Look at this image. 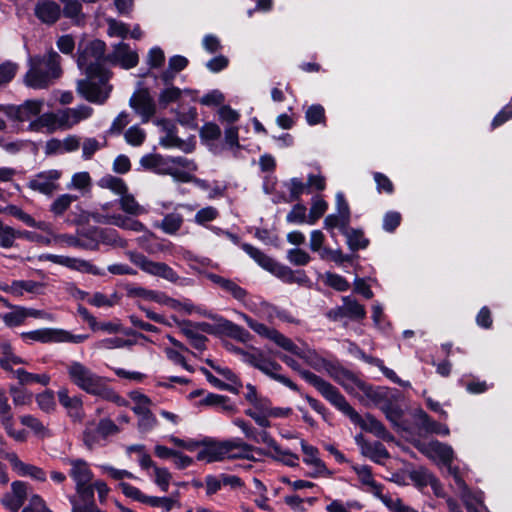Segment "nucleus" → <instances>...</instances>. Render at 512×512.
<instances>
[{
	"instance_id": "obj_38",
	"label": "nucleus",
	"mask_w": 512,
	"mask_h": 512,
	"mask_svg": "<svg viewBox=\"0 0 512 512\" xmlns=\"http://www.w3.org/2000/svg\"><path fill=\"white\" fill-rule=\"evenodd\" d=\"M184 218L180 213L172 212L164 216L160 223H156L155 227L161 229L165 234L175 235L181 229Z\"/></svg>"
},
{
	"instance_id": "obj_7",
	"label": "nucleus",
	"mask_w": 512,
	"mask_h": 512,
	"mask_svg": "<svg viewBox=\"0 0 512 512\" xmlns=\"http://www.w3.org/2000/svg\"><path fill=\"white\" fill-rule=\"evenodd\" d=\"M63 463L69 466L68 475L75 483V491L81 500L92 499L93 472L87 461L81 458H64Z\"/></svg>"
},
{
	"instance_id": "obj_60",
	"label": "nucleus",
	"mask_w": 512,
	"mask_h": 512,
	"mask_svg": "<svg viewBox=\"0 0 512 512\" xmlns=\"http://www.w3.org/2000/svg\"><path fill=\"white\" fill-rule=\"evenodd\" d=\"M385 414L386 418L395 426L399 425V422L402 418L403 412L402 409L395 403H392L390 400L385 402L384 405L380 408Z\"/></svg>"
},
{
	"instance_id": "obj_18",
	"label": "nucleus",
	"mask_w": 512,
	"mask_h": 512,
	"mask_svg": "<svg viewBox=\"0 0 512 512\" xmlns=\"http://www.w3.org/2000/svg\"><path fill=\"white\" fill-rule=\"evenodd\" d=\"M130 106L146 123L156 113L155 102L147 89H141L130 98Z\"/></svg>"
},
{
	"instance_id": "obj_36",
	"label": "nucleus",
	"mask_w": 512,
	"mask_h": 512,
	"mask_svg": "<svg viewBox=\"0 0 512 512\" xmlns=\"http://www.w3.org/2000/svg\"><path fill=\"white\" fill-rule=\"evenodd\" d=\"M2 356L0 357V366L5 371L13 375L15 371L14 366L25 364V360L17 356L9 343H2L1 346Z\"/></svg>"
},
{
	"instance_id": "obj_54",
	"label": "nucleus",
	"mask_w": 512,
	"mask_h": 512,
	"mask_svg": "<svg viewBox=\"0 0 512 512\" xmlns=\"http://www.w3.org/2000/svg\"><path fill=\"white\" fill-rule=\"evenodd\" d=\"M77 196L71 195V194H62L58 196L51 204L50 211L56 215L60 216L65 211L69 209L71 204L77 200Z\"/></svg>"
},
{
	"instance_id": "obj_43",
	"label": "nucleus",
	"mask_w": 512,
	"mask_h": 512,
	"mask_svg": "<svg viewBox=\"0 0 512 512\" xmlns=\"http://www.w3.org/2000/svg\"><path fill=\"white\" fill-rule=\"evenodd\" d=\"M118 202L122 211L127 215L136 217L147 213L146 208L140 205L135 197L128 192L120 197Z\"/></svg>"
},
{
	"instance_id": "obj_26",
	"label": "nucleus",
	"mask_w": 512,
	"mask_h": 512,
	"mask_svg": "<svg viewBox=\"0 0 512 512\" xmlns=\"http://www.w3.org/2000/svg\"><path fill=\"white\" fill-rule=\"evenodd\" d=\"M43 287V283L32 280H16L13 281L11 285L0 284V290L14 296H22L24 292L41 294Z\"/></svg>"
},
{
	"instance_id": "obj_22",
	"label": "nucleus",
	"mask_w": 512,
	"mask_h": 512,
	"mask_svg": "<svg viewBox=\"0 0 512 512\" xmlns=\"http://www.w3.org/2000/svg\"><path fill=\"white\" fill-rule=\"evenodd\" d=\"M226 459V441H203L202 448L197 453V460L208 463Z\"/></svg>"
},
{
	"instance_id": "obj_33",
	"label": "nucleus",
	"mask_w": 512,
	"mask_h": 512,
	"mask_svg": "<svg viewBox=\"0 0 512 512\" xmlns=\"http://www.w3.org/2000/svg\"><path fill=\"white\" fill-rule=\"evenodd\" d=\"M58 128H60L58 123V111L39 114V116L28 125V130L32 132H40L44 129L53 132Z\"/></svg>"
},
{
	"instance_id": "obj_64",
	"label": "nucleus",
	"mask_w": 512,
	"mask_h": 512,
	"mask_svg": "<svg viewBox=\"0 0 512 512\" xmlns=\"http://www.w3.org/2000/svg\"><path fill=\"white\" fill-rule=\"evenodd\" d=\"M382 503L391 512H417L414 508L405 505L400 498H393L391 496L383 497Z\"/></svg>"
},
{
	"instance_id": "obj_6",
	"label": "nucleus",
	"mask_w": 512,
	"mask_h": 512,
	"mask_svg": "<svg viewBox=\"0 0 512 512\" xmlns=\"http://www.w3.org/2000/svg\"><path fill=\"white\" fill-rule=\"evenodd\" d=\"M60 56L50 51L44 57L30 59V69L25 75V84L33 89L47 88L53 80L60 77Z\"/></svg>"
},
{
	"instance_id": "obj_3",
	"label": "nucleus",
	"mask_w": 512,
	"mask_h": 512,
	"mask_svg": "<svg viewBox=\"0 0 512 512\" xmlns=\"http://www.w3.org/2000/svg\"><path fill=\"white\" fill-rule=\"evenodd\" d=\"M65 368L69 381L83 392L119 406L127 405L126 400L108 385V378L97 374L84 363L72 360L66 363Z\"/></svg>"
},
{
	"instance_id": "obj_23",
	"label": "nucleus",
	"mask_w": 512,
	"mask_h": 512,
	"mask_svg": "<svg viewBox=\"0 0 512 512\" xmlns=\"http://www.w3.org/2000/svg\"><path fill=\"white\" fill-rule=\"evenodd\" d=\"M255 452L259 453L261 452V449L249 445L239 439L226 441V459L255 460Z\"/></svg>"
},
{
	"instance_id": "obj_44",
	"label": "nucleus",
	"mask_w": 512,
	"mask_h": 512,
	"mask_svg": "<svg viewBox=\"0 0 512 512\" xmlns=\"http://www.w3.org/2000/svg\"><path fill=\"white\" fill-rule=\"evenodd\" d=\"M350 222V213H347L344 209V213L337 212L335 214H330L324 219V227L332 231L335 228H338L341 230V232L344 234L345 230L348 229V225Z\"/></svg>"
},
{
	"instance_id": "obj_24",
	"label": "nucleus",
	"mask_w": 512,
	"mask_h": 512,
	"mask_svg": "<svg viewBox=\"0 0 512 512\" xmlns=\"http://www.w3.org/2000/svg\"><path fill=\"white\" fill-rule=\"evenodd\" d=\"M4 457L9 461L18 475L23 477L28 476L41 482L46 480V474L41 468L24 463L15 453H5Z\"/></svg>"
},
{
	"instance_id": "obj_19",
	"label": "nucleus",
	"mask_w": 512,
	"mask_h": 512,
	"mask_svg": "<svg viewBox=\"0 0 512 512\" xmlns=\"http://www.w3.org/2000/svg\"><path fill=\"white\" fill-rule=\"evenodd\" d=\"M94 218L103 224L114 225L122 229L131 230L134 232H143L146 231V226L134 219L130 215H122V214H100L97 212Z\"/></svg>"
},
{
	"instance_id": "obj_34",
	"label": "nucleus",
	"mask_w": 512,
	"mask_h": 512,
	"mask_svg": "<svg viewBox=\"0 0 512 512\" xmlns=\"http://www.w3.org/2000/svg\"><path fill=\"white\" fill-rule=\"evenodd\" d=\"M261 455L268 456L275 461L281 462L284 465L295 467L298 465L299 457L288 449H283L276 443L270 450H262L259 452Z\"/></svg>"
},
{
	"instance_id": "obj_51",
	"label": "nucleus",
	"mask_w": 512,
	"mask_h": 512,
	"mask_svg": "<svg viewBox=\"0 0 512 512\" xmlns=\"http://www.w3.org/2000/svg\"><path fill=\"white\" fill-rule=\"evenodd\" d=\"M64 4L63 14L65 17L79 24L84 19L82 5L78 0H60Z\"/></svg>"
},
{
	"instance_id": "obj_62",
	"label": "nucleus",
	"mask_w": 512,
	"mask_h": 512,
	"mask_svg": "<svg viewBox=\"0 0 512 512\" xmlns=\"http://www.w3.org/2000/svg\"><path fill=\"white\" fill-rule=\"evenodd\" d=\"M157 424V418L151 411L138 416L137 427L141 433L146 434L151 432L157 426Z\"/></svg>"
},
{
	"instance_id": "obj_29",
	"label": "nucleus",
	"mask_w": 512,
	"mask_h": 512,
	"mask_svg": "<svg viewBox=\"0 0 512 512\" xmlns=\"http://www.w3.org/2000/svg\"><path fill=\"white\" fill-rule=\"evenodd\" d=\"M35 15L43 23L53 24L60 18L61 8L54 1H40L35 6Z\"/></svg>"
},
{
	"instance_id": "obj_53",
	"label": "nucleus",
	"mask_w": 512,
	"mask_h": 512,
	"mask_svg": "<svg viewBox=\"0 0 512 512\" xmlns=\"http://www.w3.org/2000/svg\"><path fill=\"white\" fill-rule=\"evenodd\" d=\"M147 504L152 507H157L162 510V512H169L174 508H180L181 505L176 497H156L149 496L147 499Z\"/></svg>"
},
{
	"instance_id": "obj_63",
	"label": "nucleus",
	"mask_w": 512,
	"mask_h": 512,
	"mask_svg": "<svg viewBox=\"0 0 512 512\" xmlns=\"http://www.w3.org/2000/svg\"><path fill=\"white\" fill-rule=\"evenodd\" d=\"M125 140L132 146H140L145 138L146 133L139 126H131L124 134Z\"/></svg>"
},
{
	"instance_id": "obj_39",
	"label": "nucleus",
	"mask_w": 512,
	"mask_h": 512,
	"mask_svg": "<svg viewBox=\"0 0 512 512\" xmlns=\"http://www.w3.org/2000/svg\"><path fill=\"white\" fill-rule=\"evenodd\" d=\"M188 65V60L184 56L175 55L169 59L168 68L161 74L164 84H171L176 74Z\"/></svg>"
},
{
	"instance_id": "obj_56",
	"label": "nucleus",
	"mask_w": 512,
	"mask_h": 512,
	"mask_svg": "<svg viewBox=\"0 0 512 512\" xmlns=\"http://www.w3.org/2000/svg\"><path fill=\"white\" fill-rule=\"evenodd\" d=\"M1 318L9 327L19 326L26 320V308L16 306L12 312L2 315Z\"/></svg>"
},
{
	"instance_id": "obj_35",
	"label": "nucleus",
	"mask_w": 512,
	"mask_h": 512,
	"mask_svg": "<svg viewBox=\"0 0 512 512\" xmlns=\"http://www.w3.org/2000/svg\"><path fill=\"white\" fill-rule=\"evenodd\" d=\"M59 331L57 328H41L34 331L23 332V339H30L41 343H59Z\"/></svg>"
},
{
	"instance_id": "obj_17",
	"label": "nucleus",
	"mask_w": 512,
	"mask_h": 512,
	"mask_svg": "<svg viewBox=\"0 0 512 512\" xmlns=\"http://www.w3.org/2000/svg\"><path fill=\"white\" fill-rule=\"evenodd\" d=\"M93 109L87 105L58 110V123L60 129H71L80 122L90 118Z\"/></svg>"
},
{
	"instance_id": "obj_37",
	"label": "nucleus",
	"mask_w": 512,
	"mask_h": 512,
	"mask_svg": "<svg viewBox=\"0 0 512 512\" xmlns=\"http://www.w3.org/2000/svg\"><path fill=\"white\" fill-rule=\"evenodd\" d=\"M366 397L371 403L377 405L379 408L388 402L389 399V390L383 387H373L367 383H365L363 390L361 392V399Z\"/></svg>"
},
{
	"instance_id": "obj_8",
	"label": "nucleus",
	"mask_w": 512,
	"mask_h": 512,
	"mask_svg": "<svg viewBox=\"0 0 512 512\" xmlns=\"http://www.w3.org/2000/svg\"><path fill=\"white\" fill-rule=\"evenodd\" d=\"M243 360L250 364L251 366L257 368L262 373L266 374L270 378L282 383L286 387L297 391V385L291 381L288 377L279 374L278 372L281 370V365L276 361L266 357L262 351L255 350V352H243Z\"/></svg>"
},
{
	"instance_id": "obj_31",
	"label": "nucleus",
	"mask_w": 512,
	"mask_h": 512,
	"mask_svg": "<svg viewBox=\"0 0 512 512\" xmlns=\"http://www.w3.org/2000/svg\"><path fill=\"white\" fill-rule=\"evenodd\" d=\"M268 272L289 284H303L307 281V277L303 272L296 274L290 267L282 265L276 261L273 262Z\"/></svg>"
},
{
	"instance_id": "obj_57",
	"label": "nucleus",
	"mask_w": 512,
	"mask_h": 512,
	"mask_svg": "<svg viewBox=\"0 0 512 512\" xmlns=\"http://www.w3.org/2000/svg\"><path fill=\"white\" fill-rule=\"evenodd\" d=\"M328 208L326 201L319 197L313 198L312 206L310 208L309 215L307 217L308 224H315L319 218H321Z\"/></svg>"
},
{
	"instance_id": "obj_25",
	"label": "nucleus",
	"mask_w": 512,
	"mask_h": 512,
	"mask_svg": "<svg viewBox=\"0 0 512 512\" xmlns=\"http://www.w3.org/2000/svg\"><path fill=\"white\" fill-rule=\"evenodd\" d=\"M422 452L433 460L448 464L452 462L454 451L451 446L437 440L430 441L423 445Z\"/></svg>"
},
{
	"instance_id": "obj_49",
	"label": "nucleus",
	"mask_w": 512,
	"mask_h": 512,
	"mask_svg": "<svg viewBox=\"0 0 512 512\" xmlns=\"http://www.w3.org/2000/svg\"><path fill=\"white\" fill-rule=\"evenodd\" d=\"M99 186L111 190L115 194L120 195V197L128 192L125 182L121 178L112 175L102 177L99 180Z\"/></svg>"
},
{
	"instance_id": "obj_20",
	"label": "nucleus",
	"mask_w": 512,
	"mask_h": 512,
	"mask_svg": "<svg viewBox=\"0 0 512 512\" xmlns=\"http://www.w3.org/2000/svg\"><path fill=\"white\" fill-rule=\"evenodd\" d=\"M28 495V485L22 481H15L11 484V491L3 495L1 503L6 509L17 512Z\"/></svg>"
},
{
	"instance_id": "obj_30",
	"label": "nucleus",
	"mask_w": 512,
	"mask_h": 512,
	"mask_svg": "<svg viewBox=\"0 0 512 512\" xmlns=\"http://www.w3.org/2000/svg\"><path fill=\"white\" fill-rule=\"evenodd\" d=\"M155 124L158 126H163L164 129L167 130V134L160 139V145L165 148H179L184 152H191L193 147L189 144L184 143L179 137H177L173 132V126L169 123V121L165 119H159L155 121Z\"/></svg>"
},
{
	"instance_id": "obj_42",
	"label": "nucleus",
	"mask_w": 512,
	"mask_h": 512,
	"mask_svg": "<svg viewBox=\"0 0 512 512\" xmlns=\"http://www.w3.org/2000/svg\"><path fill=\"white\" fill-rule=\"evenodd\" d=\"M180 331L183 335H185L188 340L190 341V344L197 350H204L205 349V342L207 341V338L200 334L196 328L193 326V324L189 321L182 322L179 324Z\"/></svg>"
},
{
	"instance_id": "obj_27",
	"label": "nucleus",
	"mask_w": 512,
	"mask_h": 512,
	"mask_svg": "<svg viewBox=\"0 0 512 512\" xmlns=\"http://www.w3.org/2000/svg\"><path fill=\"white\" fill-rule=\"evenodd\" d=\"M356 443L360 446L364 456L370 458L374 462L382 463L383 460L389 458V453L380 442H367L362 435L355 437Z\"/></svg>"
},
{
	"instance_id": "obj_46",
	"label": "nucleus",
	"mask_w": 512,
	"mask_h": 512,
	"mask_svg": "<svg viewBox=\"0 0 512 512\" xmlns=\"http://www.w3.org/2000/svg\"><path fill=\"white\" fill-rule=\"evenodd\" d=\"M22 425L30 428L33 433L40 438H48L51 436V432L42 421L32 415H23L20 417Z\"/></svg>"
},
{
	"instance_id": "obj_52",
	"label": "nucleus",
	"mask_w": 512,
	"mask_h": 512,
	"mask_svg": "<svg viewBox=\"0 0 512 512\" xmlns=\"http://www.w3.org/2000/svg\"><path fill=\"white\" fill-rule=\"evenodd\" d=\"M166 87L160 92L158 97L159 105L162 107L168 106L170 103H174L180 100L184 91L179 89L178 87L172 86L170 84H165ZM188 92V90H185Z\"/></svg>"
},
{
	"instance_id": "obj_55",
	"label": "nucleus",
	"mask_w": 512,
	"mask_h": 512,
	"mask_svg": "<svg viewBox=\"0 0 512 512\" xmlns=\"http://www.w3.org/2000/svg\"><path fill=\"white\" fill-rule=\"evenodd\" d=\"M36 403L40 410L45 413H52L56 410V402L54 392L52 390H45L36 395Z\"/></svg>"
},
{
	"instance_id": "obj_48",
	"label": "nucleus",
	"mask_w": 512,
	"mask_h": 512,
	"mask_svg": "<svg viewBox=\"0 0 512 512\" xmlns=\"http://www.w3.org/2000/svg\"><path fill=\"white\" fill-rule=\"evenodd\" d=\"M21 231L6 225L0 220V247L4 249L12 248L16 239L20 238Z\"/></svg>"
},
{
	"instance_id": "obj_50",
	"label": "nucleus",
	"mask_w": 512,
	"mask_h": 512,
	"mask_svg": "<svg viewBox=\"0 0 512 512\" xmlns=\"http://www.w3.org/2000/svg\"><path fill=\"white\" fill-rule=\"evenodd\" d=\"M349 248L353 251L364 249L367 247L369 241L365 238L363 232L357 229H349L344 231Z\"/></svg>"
},
{
	"instance_id": "obj_28",
	"label": "nucleus",
	"mask_w": 512,
	"mask_h": 512,
	"mask_svg": "<svg viewBox=\"0 0 512 512\" xmlns=\"http://www.w3.org/2000/svg\"><path fill=\"white\" fill-rule=\"evenodd\" d=\"M110 58L113 62L118 63L125 69L135 67L139 60L137 53L131 50L125 43L115 45Z\"/></svg>"
},
{
	"instance_id": "obj_11",
	"label": "nucleus",
	"mask_w": 512,
	"mask_h": 512,
	"mask_svg": "<svg viewBox=\"0 0 512 512\" xmlns=\"http://www.w3.org/2000/svg\"><path fill=\"white\" fill-rule=\"evenodd\" d=\"M448 473L453 477L454 488L459 493L468 512H481L478 506H482L483 497L481 493L473 494L467 487L465 481L462 479L459 469L451 465V462L445 464Z\"/></svg>"
},
{
	"instance_id": "obj_15",
	"label": "nucleus",
	"mask_w": 512,
	"mask_h": 512,
	"mask_svg": "<svg viewBox=\"0 0 512 512\" xmlns=\"http://www.w3.org/2000/svg\"><path fill=\"white\" fill-rule=\"evenodd\" d=\"M44 105L43 100H27L21 105H9L4 113L12 120L25 122L32 117L39 116Z\"/></svg>"
},
{
	"instance_id": "obj_59",
	"label": "nucleus",
	"mask_w": 512,
	"mask_h": 512,
	"mask_svg": "<svg viewBox=\"0 0 512 512\" xmlns=\"http://www.w3.org/2000/svg\"><path fill=\"white\" fill-rule=\"evenodd\" d=\"M323 278H324V282L326 285L332 287L333 289H335L337 291H341V292L347 291L350 287L348 281L341 275L331 273V272H326L323 275Z\"/></svg>"
},
{
	"instance_id": "obj_12",
	"label": "nucleus",
	"mask_w": 512,
	"mask_h": 512,
	"mask_svg": "<svg viewBox=\"0 0 512 512\" xmlns=\"http://www.w3.org/2000/svg\"><path fill=\"white\" fill-rule=\"evenodd\" d=\"M343 304L330 309L326 316L332 321H339L343 318H350L353 320H363L366 317V310L363 305L358 303L350 296L343 297Z\"/></svg>"
},
{
	"instance_id": "obj_41",
	"label": "nucleus",
	"mask_w": 512,
	"mask_h": 512,
	"mask_svg": "<svg viewBox=\"0 0 512 512\" xmlns=\"http://www.w3.org/2000/svg\"><path fill=\"white\" fill-rule=\"evenodd\" d=\"M13 377L16 378L21 385L39 383L43 386H47L50 383V376L48 374L30 373L21 367L16 368L15 371H13Z\"/></svg>"
},
{
	"instance_id": "obj_32",
	"label": "nucleus",
	"mask_w": 512,
	"mask_h": 512,
	"mask_svg": "<svg viewBox=\"0 0 512 512\" xmlns=\"http://www.w3.org/2000/svg\"><path fill=\"white\" fill-rule=\"evenodd\" d=\"M353 470L357 474L359 480L363 485L368 488V491L371 492L374 496L379 498L382 501L383 497H387L388 495L382 494L381 486L373 479L371 469L366 465H354Z\"/></svg>"
},
{
	"instance_id": "obj_5",
	"label": "nucleus",
	"mask_w": 512,
	"mask_h": 512,
	"mask_svg": "<svg viewBox=\"0 0 512 512\" xmlns=\"http://www.w3.org/2000/svg\"><path fill=\"white\" fill-rule=\"evenodd\" d=\"M140 164L145 169L157 174L169 175L176 182L190 180L185 169L197 170L194 161L186 157H165L160 154H147L140 159Z\"/></svg>"
},
{
	"instance_id": "obj_14",
	"label": "nucleus",
	"mask_w": 512,
	"mask_h": 512,
	"mask_svg": "<svg viewBox=\"0 0 512 512\" xmlns=\"http://www.w3.org/2000/svg\"><path fill=\"white\" fill-rule=\"evenodd\" d=\"M301 449L304 453L303 462L312 468L308 476L312 478L331 477L332 472L326 467L325 463L319 457V450L307 444L304 440L300 442Z\"/></svg>"
},
{
	"instance_id": "obj_4",
	"label": "nucleus",
	"mask_w": 512,
	"mask_h": 512,
	"mask_svg": "<svg viewBox=\"0 0 512 512\" xmlns=\"http://www.w3.org/2000/svg\"><path fill=\"white\" fill-rule=\"evenodd\" d=\"M240 316L245 320L247 325L260 337L272 341L279 348L290 352L291 354L304 360L306 364L314 369H319L324 364V359L318 355V353L310 349L309 347H299L290 338L285 336L275 328L268 327L267 325L260 323L246 314L241 313Z\"/></svg>"
},
{
	"instance_id": "obj_16",
	"label": "nucleus",
	"mask_w": 512,
	"mask_h": 512,
	"mask_svg": "<svg viewBox=\"0 0 512 512\" xmlns=\"http://www.w3.org/2000/svg\"><path fill=\"white\" fill-rule=\"evenodd\" d=\"M60 405L65 409L67 415L73 421H81L84 415L83 397L79 394L71 395L68 388L61 387L57 391Z\"/></svg>"
},
{
	"instance_id": "obj_21",
	"label": "nucleus",
	"mask_w": 512,
	"mask_h": 512,
	"mask_svg": "<svg viewBox=\"0 0 512 512\" xmlns=\"http://www.w3.org/2000/svg\"><path fill=\"white\" fill-rule=\"evenodd\" d=\"M331 376L350 394L361 397V392L366 382L359 379L352 372L336 368L331 372Z\"/></svg>"
},
{
	"instance_id": "obj_47",
	"label": "nucleus",
	"mask_w": 512,
	"mask_h": 512,
	"mask_svg": "<svg viewBox=\"0 0 512 512\" xmlns=\"http://www.w3.org/2000/svg\"><path fill=\"white\" fill-rule=\"evenodd\" d=\"M129 397L133 402L131 409L137 416L151 411L152 401L148 396L138 391H132L129 393Z\"/></svg>"
},
{
	"instance_id": "obj_13",
	"label": "nucleus",
	"mask_w": 512,
	"mask_h": 512,
	"mask_svg": "<svg viewBox=\"0 0 512 512\" xmlns=\"http://www.w3.org/2000/svg\"><path fill=\"white\" fill-rule=\"evenodd\" d=\"M40 261H49L69 269L90 273L93 275L100 274V271L97 267L92 265L89 261L80 258L68 257L63 255H55V254H42L39 256Z\"/></svg>"
},
{
	"instance_id": "obj_58",
	"label": "nucleus",
	"mask_w": 512,
	"mask_h": 512,
	"mask_svg": "<svg viewBox=\"0 0 512 512\" xmlns=\"http://www.w3.org/2000/svg\"><path fill=\"white\" fill-rule=\"evenodd\" d=\"M164 352L166 354V357L171 362H173L176 365H180L187 371H192L190 365L186 362V359L183 354L184 352H190L187 347L186 349L165 347Z\"/></svg>"
},
{
	"instance_id": "obj_40",
	"label": "nucleus",
	"mask_w": 512,
	"mask_h": 512,
	"mask_svg": "<svg viewBox=\"0 0 512 512\" xmlns=\"http://www.w3.org/2000/svg\"><path fill=\"white\" fill-rule=\"evenodd\" d=\"M6 214L17 218L29 227L38 228L43 231H48V225L45 222H37L31 215L24 212L16 205L5 206Z\"/></svg>"
},
{
	"instance_id": "obj_10",
	"label": "nucleus",
	"mask_w": 512,
	"mask_h": 512,
	"mask_svg": "<svg viewBox=\"0 0 512 512\" xmlns=\"http://www.w3.org/2000/svg\"><path fill=\"white\" fill-rule=\"evenodd\" d=\"M61 177L62 171L58 169L41 171L29 179L27 186L32 191L51 196L59 190Z\"/></svg>"
},
{
	"instance_id": "obj_9",
	"label": "nucleus",
	"mask_w": 512,
	"mask_h": 512,
	"mask_svg": "<svg viewBox=\"0 0 512 512\" xmlns=\"http://www.w3.org/2000/svg\"><path fill=\"white\" fill-rule=\"evenodd\" d=\"M129 259L142 271L150 275L161 277L170 282H176L179 278L176 272L166 263L152 261L143 254L130 252Z\"/></svg>"
},
{
	"instance_id": "obj_1",
	"label": "nucleus",
	"mask_w": 512,
	"mask_h": 512,
	"mask_svg": "<svg viewBox=\"0 0 512 512\" xmlns=\"http://www.w3.org/2000/svg\"><path fill=\"white\" fill-rule=\"evenodd\" d=\"M105 43L100 40L90 42L79 54L77 63L84 70L87 79L77 82V92L87 101L103 104L111 92L107 84L109 72L103 66Z\"/></svg>"
},
{
	"instance_id": "obj_45",
	"label": "nucleus",
	"mask_w": 512,
	"mask_h": 512,
	"mask_svg": "<svg viewBox=\"0 0 512 512\" xmlns=\"http://www.w3.org/2000/svg\"><path fill=\"white\" fill-rule=\"evenodd\" d=\"M241 248L264 270L269 271L273 262L275 261L260 249L252 246L251 244L244 243Z\"/></svg>"
},
{
	"instance_id": "obj_61",
	"label": "nucleus",
	"mask_w": 512,
	"mask_h": 512,
	"mask_svg": "<svg viewBox=\"0 0 512 512\" xmlns=\"http://www.w3.org/2000/svg\"><path fill=\"white\" fill-rule=\"evenodd\" d=\"M154 482L163 491L167 492L169 489L170 481L172 479L171 473L166 468L154 467Z\"/></svg>"
},
{
	"instance_id": "obj_2",
	"label": "nucleus",
	"mask_w": 512,
	"mask_h": 512,
	"mask_svg": "<svg viewBox=\"0 0 512 512\" xmlns=\"http://www.w3.org/2000/svg\"><path fill=\"white\" fill-rule=\"evenodd\" d=\"M303 376L326 400L348 416L353 423L359 425L363 430L372 433L379 438L388 439L390 437L385 426L379 420L370 414H367L364 417L360 416L332 384L317 375L304 373Z\"/></svg>"
}]
</instances>
